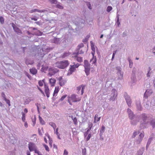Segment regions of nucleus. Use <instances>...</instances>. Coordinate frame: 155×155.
<instances>
[{"mask_svg":"<svg viewBox=\"0 0 155 155\" xmlns=\"http://www.w3.org/2000/svg\"><path fill=\"white\" fill-rule=\"evenodd\" d=\"M139 120H133L131 122L132 125H135L139 122L140 123V127L141 129L147 127L148 125L151 126L153 128H155V118L151 115L143 113L140 114L138 117Z\"/></svg>","mask_w":155,"mask_h":155,"instance_id":"1","label":"nucleus"},{"mask_svg":"<svg viewBox=\"0 0 155 155\" xmlns=\"http://www.w3.org/2000/svg\"><path fill=\"white\" fill-rule=\"evenodd\" d=\"M69 64V61L67 60H64L57 62L55 63L56 66L62 69H64L67 67Z\"/></svg>","mask_w":155,"mask_h":155,"instance_id":"2","label":"nucleus"},{"mask_svg":"<svg viewBox=\"0 0 155 155\" xmlns=\"http://www.w3.org/2000/svg\"><path fill=\"white\" fill-rule=\"evenodd\" d=\"M77 95L74 94L68 97V101L70 105H72V102H76L80 101L81 100L80 97H77Z\"/></svg>","mask_w":155,"mask_h":155,"instance_id":"3","label":"nucleus"},{"mask_svg":"<svg viewBox=\"0 0 155 155\" xmlns=\"http://www.w3.org/2000/svg\"><path fill=\"white\" fill-rule=\"evenodd\" d=\"M73 65H71L70 68L68 70V71L70 74H71L73 72L75 71L76 68H78L80 66V64L78 63H77L74 64V63H73Z\"/></svg>","mask_w":155,"mask_h":155,"instance_id":"4","label":"nucleus"},{"mask_svg":"<svg viewBox=\"0 0 155 155\" xmlns=\"http://www.w3.org/2000/svg\"><path fill=\"white\" fill-rule=\"evenodd\" d=\"M28 147L30 151H34L37 149L35 144L29 142L28 144Z\"/></svg>","mask_w":155,"mask_h":155,"instance_id":"5","label":"nucleus"},{"mask_svg":"<svg viewBox=\"0 0 155 155\" xmlns=\"http://www.w3.org/2000/svg\"><path fill=\"white\" fill-rule=\"evenodd\" d=\"M44 91L48 98L50 97V91L48 84H44Z\"/></svg>","mask_w":155,"mask_h":155,"instance_id":"6","label":"nucleus"},{"mask_svg":"<svg viewBox=\"0 0 155 155\" xmlns=\"http://www.w3.org/2000/svg\"><path fill=\"white\" fill-rule=\"evenodd\" d=\"M78 53L73 54L72 57L74 60H76L78 62H81L83 61V58L78 56Z\"/></svg>","mask_w":155,"mask_h":155,"instance_id":"7","label":"nucleus"},{"mask_svg":"<svg viewBox=\"0 0 155 155\" xmlns=\"http://www.w3.org/2000/svg\"><path fill=\"white\" fill-rule=\"evenodd\" d=\"M48 70L49 73L48 74L50 76L54 75L58 71V70L57 69L53 68H50Z\"/></svg>","mask_w":155,"mask_h":155,"instance_id":"8","label":"nucleus"},{"mask_svg":"<svg viewBox=\"0 0 155 155\" xmlns=\"http://www.w3.org/2000/svg\"><path fill=\"white\" fill-rule=\"evenodd\" d=\"M127 110V113L130 119V120L133 119L135 116V114L130 109L128 108Z\"/></svg>","mask_w":155,"mask_h":155,"instance_id":"9","label":"nucleus"},{"mask_svg":"<svg viewBox=\"0 0 155 155\" xmlns=\"http://www.w3.org/2000/svg\"><path fill=\"white\" fill-rule=\"evenodd\" d=\"M136 104L138 110L140 111L142 110V107L141 105L140 100L139 99L136 100Z\"/></svg>","mask_w":155,"mask_h":155,"instance_id":"10","label":"nucleus"},{"mask_svg":"<svg viewBox=\"0 0 155 155\" xmlns=\"http://www.w3.org/2000/svg\"><path fill=\"white\" fill-rule=\"evenodd\" d=\"M85 87V85H81L77 87V91L78 93L79 91L81 89V95H82L84 93V90Z\"/></svg>","mask_w":155,"mask_h":155,"instance_id":"11","label":"nucleus"},{"mask_svg":"<svg viewBox=\"0 0 155 155\" xmlns=\"http://www.w3.org/2000/svg\"><path fill=\"white\" fill-rule=\"evenodd\" d=\"M153 93V91L151 89H147L146 90L145 92L144 95V97L146 98H147L148 97Z\"/></svg>","mask_w":155,"mask_h":155,"instance_id":"12","label":"nucleus"},{"mask_svg":"<svg viewBox=\"0 0 155 155\" xmlns=\"http://www.w3.org/2000/svg\"><path fill=\"white\" fill-rule=\"evenodd\" d=\"M144 136V134L143 133H141L139 135L138 139L135 141L137 144H139L140 143Z\"/></svg>","mask_w":155,"mask_h":155,"instance_id":"13","label":"nucleus"},{"mask_svg":"<svg viewBox=\"0 0 155 155\" xmlns=\"http://www.w3.org/2000/svg\"><path fill=\"white\" fill-rule=\"evenodd\" d=\"M132 103V101L130 97L127 95V104L129 107L131 106Z\"/></svg>","mask_w":155,"mask_h":155,"instance_id":"14","label":"nucleus"},{"mask_svg":"<svg viewBox=\"0 0 155 155\" xmlns=\"http://www.w3.org/2000/svg\"><path fill=\"white\" fill-rule=\"evenodd\" d=\"M59 91V88L58 86L55 87V89L53 92V97L56 96Z\"/></svg>","mask_w":155,"mask_h":155,"instance_id":"15","label":"nucleus"},{"mask_svg":"<svg viewBox=\"0 0 155 155\" xmlns=\"http://www.w3.org/2000/svg\"><path fill=\"white\" fill-rule=\"evenodd\" d=\"M144 150V147H141L138 151H137L136 155H142L143 153Z\"/></svg>","mask_w":155,"mask_h":155,"instance_id":"16","label":"nucleus"},{"mask_svg":"<svg viewBox=\"0 0 155 155\" xmlns=\"http://www.w3.org/2000/svg\"><path fill=\"white\" fill-rule=\"evenodd\" d=\"M91 46L92 50L91 54L92 56H94L95 54V48H94V45L93 44L92 41L91 42Z\"/></svg>","mask_w":155,"mask_h":155,"instance_id":"17","label":"nucleus"},{"mask_svg":"<svg viewBox=\"0 0 155 155\" xmlns=\"http://www.w3.org/2000/svg\"><path fill=\"white\" fill-rule=\"evenodd\" d=\"M45 10H38L37 9H34L31 10L30 12L31 13L38 12L40 13L44 12H45Z\"/></svg>","mask_w":155,"mask_h":155,"instance_id":"18","label":"nucleus"},{"mask_svg":"<svg viewBox=\"0 0 155 155\" xmlns=\"http://www.w3.org/2000/svg\"><path fill=\"white\" fill-rule=\"evenodd\" d=\"M49 82L51 86H54L55 84L56 80L54 78H51L49 80Z\"/></svg>","mask_w":155,"mask_h":155,"instance_id":"19","label":"nucleus"},{"mask_svg":"<svg viewBox=\"0 0 155 155\" xmlns=\"http://www.w3.org/2000/svg\"><path fill=\"white\" fill-rule=\"evenodd\" d=\"M100 117H98V114H96L94 118V123H97L98 121H99L100 120Z\"/></svg>","mask_w":155,"mask_h":155,"instance_id":"20","label":"nucleus"},{"mask_svg":"<svg viewBox=\"0 0 155 155\" xmlns=\"http://www.w3.org/2000/svg\"><path fill=\"white\" fill-rule=\"evenodd\" d=\"M48 69V66L47 65H43L41 68V71L42 72H45Z\"/></svg>","mask_w":155,"mask_h":155,"instance_id":"21","label":"nucleus"},{"mask_svg":"<svg viewBox=\"0 0 155 155\" xmlns=\"http://www.w3.org/2000/svg\"><path fill=\"white\" fill-rule=\"evenodd\" d=\"M128 60L129 61V66L130 68H132L133 67V63L132 60H131L130 58H128Z\"/></svg>","mask_w":155,"mask_h":155,"instance_id":"22","label":"nucleus"},{"mask_svg":"<svg viewBox=\"0 0 155 155\" xmlns=\"http://www.w3.org/2000/svg\"><path fill=\"white\" fill-rule=\"evenodd\" d=\"M30 71L31 73L33 74H35L37 72V70L35 68H32L30 69Z\"/></svg>","mask_w":155,"mask_h":155,"instance_id":"23","label":"nucleus"},{"mask_svg":"<svg viewBox=\"0 0 155 155\" xmlns=\"http://www.w3.org/2000/svg\"><path fill=\"white\" fill-rule=\"evenodd\" d=\"M85 71L87 75H88L90 74V67L84 68Z\"/></svg>","mask_w":155,"mask_h":155,"instance_id":"24","label":"nucleus"},{"mask_svg":"<svg viewBox=\"0 0 155 155\" xmlns=\"http://www.w3.org/2000/svg\"><path fill=\"white\" fill-rule=\"evenodd\" d=\"M152 140V139L151 138H149L148 139V141H147V144L146 147L147 150V148H148V147H149V146L150 144L151 143V141Z\"/></svg>","mask_w":155,"mask_h":155,"instance_id":"25","label":"nucleus"},{"mask_svg":"<svg viewBox=\"0 0 155 155\" xmlns=\"http://www.w3.org/2000/svg\"><path fill=\"white\" fill-rule=\"evenodd\" d=\"M84 68L90 67V64L89 63L88 61L87 60H84Z\"/></svg>","mask_w":155,"mask_h":155,"instance_id":"26","label":"nucleus"},{"mask_svg":"<svg viewBox=\"0 0 155 155\" xmlns=\"http://www.w3.org/2000/svg\"><path fill=\"white\" fill-rule=\"evenodd\" d=\"M49 124L50 126L53 127L54 130V131H55L56 127V124L52 122H50L49 123Z\"/></svg>","mask_w":155,"mask_h":155,"instance_id":"27","label":"nucleus"},{"mask_svg":"<svg viewBox=\"0 0 155 155\" xmlns=\"http://www.w3.org/2000/svg\"><path fill=\"white\" fill-rule=\"evenodd\" d=\"M96 56H94V55L93 56V58L92 59L90 60L91 62H92V64H94L96 62Z\"/></svg>","mask_w":155,"mask_h":155,"instance_id":"28","label":"nucleus"},{"mask_svg":"<svg viewBox=\"0 0 155 155\" xmlns=\"http://www.w3.org/2000/svg\"><path fill=\"white\" fill-rule=\"evenodd\" d=\"M15 31L18 34L22 33L21 31L17 27L14 28Z\"/></svg>","mask_w":155,"mask_h":155,"instance_id":"29","label":"nucleus"},{"mask_svg":"<svg viewBox=\"0 0 155 155\" xmlns=\"http://www.w3.org/2000/svg\"><path fill=\"white\" fill-rule=\"evenodd\" d=\"M22 116L21 117V119L23 122H25V114L23 112L21 113Z\"/></svg>","mask_w":155,"mask_h":155,"instance_id":"30","label":"nucleus"},{"mask_svg":"<svg viewBox=\"0 0 155 155\" xmlns=\"http://www.w3.org/2000/svg\"><path fill=\"white\" fill-rule=\"evenodd\" d=\"M151 70V68L150 67H149L148 70V72H147V77H150V74H151L152 72V71L150 72Z\"/></svg>","mask_w":155,"mask_h":155,"instance_id":"31","label":"nucleus"},{"mask_svg":"<svg viewBox=\"0 0 155 155\" xmlns=\"http://www.w3.org/2000/svg\"><path fill=\"white\" fill-rule=\"evenodd\" d=\"M71 118L74 124L75 125H77L78 124V121L77 118L76 117L73 118V117H72Z\"/></svg>","mask_w":155,"mask_h":155,"instance_id":"32","label":"nucleus"},{"mask_svg":"<svg viewBox=\"0 0 155 155\" xmlns=\"http://www.w3.org/2000/svg\"><path fill=\"white\" fill-rule=\"evenodd\" d=\"M93 124L91 123H89L88 124V128L87 130V131H89L91 130L93 127Z\"/></svg>","mask_w":155,"mask_h":155,"instance_id":"33","label":"nucleus"},{"mask_svg":"<svg viewBox=\"0 0 155 155\" xmlns=\"http://www.w3.org/2000/svg\"><path fill=\"white\" fill-rule=\"evenodd\" d=\"M70 54L69 53H64L61 55V57L62 58H64L67 56H68Z\"/></svg>","mask_w":155,"mask_h":155,"instance_id":"34","label":"nucleus"},{"mask_svg":"<svg viewBox=\"0 0 155 155\" xmlns=\"http://www.w3.org/2000/svg\"><path fill=\"white\" fill-rule=\"evenodd\" d=\"M34 61H30L28 60H26L25 61L26 64H32L34 63Z\"/></svg>","mask_w":155,"mask_h":155,"instance_id":"35","label":"nucleus"},{"mask_svg":"<svg viewBox=\"0 0 155 155\" xmlns=\"http://www.w3.org/2000/svg\"><path fill=\"white\" fill-rule=\"evenodd\" d=\"M39 118L40 123L42 125L45 124V122L42 118L40 116L39 117Z\"/></svg>","mask_w":155,"mask_h":155,"instance_id":"36","label":"nucleus"},{"mask_svg":"<svg viewBox=\"0 0 155 155\" xmlns=\"http://www.w3.org/2000/svg\"><path fill=\"white\" fill-rule=\"evenodd\" d=\"M135 79H136L135 75L132 74L131 79L133 82L134 83L135 82Z\"/></svg>","mask_w":155,"mask_h":155,"instance_id":"37","label":"nucleus"},{"mask_svg":"<svg viewBox=\"0 0 155 155\" xmlns=\"http://www.w3.org/2000/svg\"><path fill=\"white\" fill-rule=\"evenodd\" d=\"M116 68L117 70L118 71L117 72L118 74H120L121 77L122 78L123 77V74H121V73H120V68L117 67Z\"/></svg>","mask_w":155,"mask_h":155,"instance_id":"38","label":"nucleus"},{"mask_svg":"<svg viewBox=\"0 0 155 155\" xmlns=\"http://www.w3.org/2000/svg\"><path fill=\"white\" fill-rule=\"evenodd\" d=\"M37 87L38 89L39 90V91L41 92V93L44 96H45V95L44 92L41 89V88L39 87L38 86H37Z\"/></svg>","mask_w":155,"mask_h":155,"instance_id":"39","label":"nucleus"},{"mask_svg":"<svg viewBox=\"0 0 155 155\" xmlns=\"http://www.w3.org/2000/svg\"><path fill=\"white\" fill-rule=\"evenodd\" d=\"M137 70V69L136 68H135V67L133 68V69H132V74L135 75Z\"/></svg>","mask_w":155,"mask_h":155,"instance_id":"40","label":"nucleus"},{"mask_svg":"<svg viewBox=\"0 0 155 155\" xmlns=\"http://www.w3.org/2000/svg\"><path fill=\"white\" fill-rule=\"evenodd\" d=\"M44 81L43 80H40L38 82V84L39 86H42L43 85Z\"/></svg>","mask_w":155,"mask_h":155,"instance_id":"41","label":"nucleus"},{"mask_svg":"<svg viewBox=\"0 0 155 155\" xmlns=\"http://www.w3.org/2000/svg\"><path fill=\"white\" fill-rule=\"evenodd\" d=\"M43 145L44 147L46 150L47 151L49 152V149L48 146L45 144H43Z\"/></svg>","mask_w":155,"mask_h":155,"instance_id":"42","label":"nucleus"},{"mask_svg":"<svg viewBox=\"0 0 155 155\" xmlns=\"http://www.w3.org/2000/svg\"><path fill=\"white\" fill-rule=\"evenodd\" d=\"M66 81L64 80L61 81H60L59 84L61 86H62L64 85V84Z\"/></svg>","mask_w":155,"mask_h":155,"instance_id":"43","label":"nucleus"},{"mask_svg":"<svg viewBox=\"0 0 155 155\" xmlns=\"http://www.w3.org/2000/svg\"><path fill=\"white\" fill-rule=\"evenodd\" d=\"M151 103L152 105L155 106V97L153 98L151 100Z\"/></svg>","mask_w":155,"mask_h":155,"instance_id":"44","label":"nucleus"},{"mask_svg":"<svg viewBox=\"0 0 155 155\" xmlns=\"http://www.w3.org/2000/svg\"><path fill=\"white\" fill-rule=\"evenodd\" d=\"M48 137L49 139V144L51 146V147L52 146V140L51 139H50V136H48Z\"/></svg>","mask_w":155,"mask_h":155,"instance_id":"45","label":"nucleus"},{"mask_svg":"<svg viewBox=\"0 0 155 155\" xmlns=\"http://www.w3.org/2000/svg\"><path fill=\"white\" fill-rule=\"evenodd\" d=\"M4 100L6 101L7 104L8 106H10V101L9 100L7 99L6 98H5Z\"/></svg>","mask_w":155,"mask_h":155,"instance_id":"46","label":"nucleus"},{"mask_svg":"<svg viewBox=\"0 0 155 155\" xmlns=\"http://www.w3.org/2000/svg\"><path fill=\"white\" fill-rule=\"evenodd\" d=\"M112 9V8L111 6H108L107 7V11L108 12H109L110 11H111Z\"/></svg>","mask_w":155,"mask_h":155,"instance_id":"47","label":"nucleus"},{"mask_svg":"<svg viewBox=\"0 0 155 155\" xmlns=\"http://www.w3.org/2000/svg\"><path fill=\"white\" fill-rule=\"evenodd\" d=\"M139 134V132H135L134 133L132 137L133 138L135 137L137 135Z\"/></svg>","mask_w":155,"mask_h":155,"instance_id":"48","label":"nucleus"},{"mask_svg":"<svg viewBox=\"0 0 155 155\" xmlns=\"http://www.w3.org/2000/svg\"><path fill=\"white\" fill-rule=\"evenodd\" d=\"M144 106L146 109H148L149 107V103H146L145 104H144Z\"/></svg>","mask_w":155,"mask_h":155,"instance_id":"49","label":"nucleus"},{"mask_svg":"<svg viewBox=\"0 0 155 155\" xmlns=\"http://www.w3.org/2000/svg\"><path fill=\"white\" fill-rule=\"evenodd\" d=\"M67 96L66 94L62 96L61 98L60 99V101H63Z\"/></svg>","mask_w":155,"mask_h":155,"instance_id":"50","label":"nucleus"},{"mask_svg":"<svg viewBox=\"0 0 155 155\" xmlns=\"http://www.w3.org/2000/svg\"><path fill=\"white\" fill-rule=\"evenodd\" d=\"M105 129V127L104 126H102L101 127V132L103 133L104 132V130Z\"/></svg>","mask_w":155,"mask_h":155,"instance_id":"51","label":"nucleus"},{"mask_svg":"<svg viewBox=\"0 0 155 155\" xmlns=\"http://www.w3.org/2000/svg\"><path fill=\"white\" fill-rule=\"evenodd\" d=\"M56 7L60 9H62L63 8V7L59 4L57 5H56Z\"/></svg>","mask_w":155,"mask_h":155,"instance_id":"52","label":"nucleus"},{"mask_svg":"<svg viewBox=\"0 0 155 155\" xmlns=\"http://www.w3.org/2000/svg\"><path fill=\"white\" fill-rule=\"evenodd\" d=\"M0 21L2 24H3L4 22V18L2 16L0 17Z\"/></svg>","mask_w":155,"mask_h":155,"instance_id":"53","label":"nucleus"},{"mask_svg":"<svg viewBox=\"0 0 155 155\" xmlns=\"http://www.w3.org/2000/svg\"><path fill=\"white\" fill-rule=\"evenodd\" d=\"M49 1L52 4H56L57 1L56 0H49Z\"/></svg>","mask_w":155,"mask_h":155,"instance_id":"54","label":"nucleus"},{"mask_svg":"<svg viewBox=\"0 0 155 155\" xmlns=\"http://www.w3.org/2000/svg\"><path fill=\"white\" fill-rule=\"evenodd\" d=\"M91 137V134H89L88 136L86 138V141H88L90 138Z\"/></svg>","mask_w":155,"mask_h":155,"instance_id":"55","label":"nucleus"},{"mask_svg":"<svg viewBox=\"0 0 155 155\" xmlns=\"http://www.w3.org/2000/svg\"><path fill=\"white\" fill-rule=\"evenodd\" d=\"M35 153H37L38 155H39V154L41 153L37 149L35 151Z\"/></svg>","mask_w":155,"mask_h":155,"instance_id":"56","label":"nucleus"},{"mask_svg":"<svg viewBox=\"0 0 155 155\" xmlns=\"http://www.w3.org/2000/svg\"><path fill=\"white\" fill-rule=\"evenodd\" d=\"M116 24L118 26H119V25L120 24V22H119V21L118 17L117 18V21L116 22Z\"/></svg>","mask_w":155,"mask_h":155,"instance_id":"57","label":"nucleus"},{"mask_svg":"<svg viewBox=\"0 0 155 155\" xmlns=\"http://www.w3.org/2000/svg\"><path fill=\"white\" fill-rule=\"evenodd\" d=\"M54 133L57 135H58L59 134L58 132V128H57L56 129V130L54 131Z\"/></svg>","mask_w":155,"mask_h":155,"instance_id":"58","label":"nucleus"},{"mask_svg":"<svg viewBox=\"0 0 155 155\" xmlns=\"http://www.w3.org/2000/svg\"><path fill=\"white\" fill-rule=\"evenodd\" d=\"M24 122H25L24 124L25 127L26 128H27L28 127V124L27 122L25 121Z\"/></svg>","mask_w":155,"mask_h":155,"instance_id":"59","label":"nucleus"},{"mask_svg":"<svg viewBox=\"0 0 155 155\" xmlns=\"http://www.w3.org/2000/svg\"><path fill=\"white\" fill-rule=\"evenodd\" d=\"M68 152L66 150H65L64 151L63 155H68Z\"/></svg>","mask_w":155,"mask_h":155,"instance_id":"60","label":"nucleus"},{"mask_svg":"<svg viewBox=\"0 0 155 155\" xmlns=\"http://www.w3.org/2000/svg\"><path fill=\"white\" fill-rule=\"evenodd\" d=\"M116 51H114V52L113 54L112 58V60H113L114 58V57L115 54H116Z\"/></svg>","mask_w":155,"mask_h":155,"instance_id":"61","label":"nucleus"},{"mask_svg":"<svg viewBox=\"0 0 155 155\" xmlns=\"http://www.w3.org/2000/svg\"><path fill=\"white\" fill-rule=\"evenodd\" d=\"M2 96L3 98L4 99H5V98H6L5 97V93L3 92H2Z\"/></svg>","mask_w":155,"mask_h":155,"instance_id":"62","label":"nucleus"},{"mask_svg":"<svg viewBox=\"0 0 155 155\" xmlns=\"http://www.w3.org/2000/svg\"><path fill=\"white\" fill-rule=\"evenodd\" d=\"M28 112V110L27 108H25L24 110V113L25 114L27 113Z\"/></svg>","mask_w":155,"mask_h":155,"instance_id":"63","label":"nucleus"},{"mask_svg":"<svg viewBox=\"0 0 155 155\" xmlns=\"http://www.w3.org/2000/svg\"><path fill=\"white\" fill-rule=\"evenodd\" d=\"M87 5L88 6V8L90 9H91V4H90V3H89Z\"/></svg>","mask_w":155,"mask_h":155,"instance_id":"64","label":"nucleus"}]
</instances>
